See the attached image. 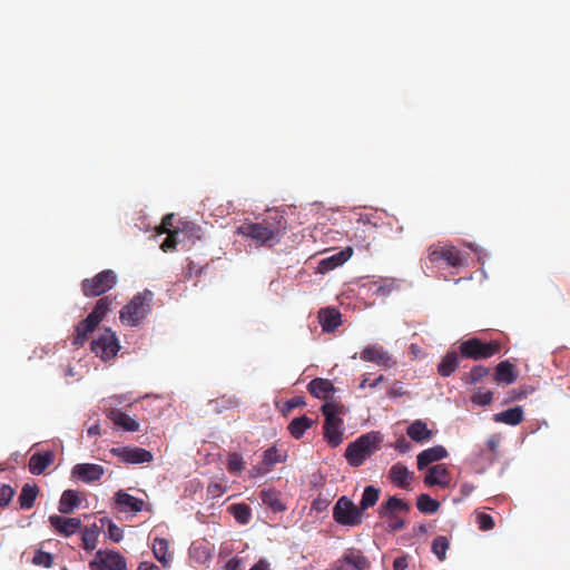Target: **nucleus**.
Masks as SVG:
<instances>
[{
  "mask_svg": "<svg viewBox=\"0 0 570 570\" xmlns=\"http://www.w3.org/2000/svg\"><path fill=\"white\" fill-rule=\"evenodd\" d=\"M429 261L438 263L444 261L448 265L458 267L463 264L461 252L454 246H431L429 248Z\"/></svg>",
  "mask_w": 570,
  "mask_h": 570,
  "instance_id": "11",
  "label": "nucleus"
},
{
  "mask_svg": "<svg viewBox=\"0 0 570 570\" xmlns=\"http://www.w3.org/2000/svg\"><path fill=\"white\" fill-rule=\"evenodd\" d=\"M360 357L364 362L375 363L383 368H391L396 363L383 346L376 344L366 346Z\"/></svg>",
  "mask_w": 570,
  "mask_h": 570,
  "instance_id": "12",
  "label": "nucleus"
},
{
  "mask_svg": "<svg viewBox=\"0 0 570 570\" xmlns=\"http://www.w3.org/2000/svg\"><path fill=\"white\" fill-rule=\"evenodd\" d=\"M380 498V490L373 485H368L364 489L362 499L358 508L361 511H365L371 507H374Z\"/></svg>",
  "mask_w": 570,
  "mask_h": 570,
  "instance_id": "38",
  "label": "nucleus"
},
{
  "mask_svg": "<svg viewBox=\"0 0 570 570\" xmlns=\"http://www.w3.org/2000/svg\"><path fill=\"white\" fill-rule=\"evenodd\" d=\"M449 455L446 449L442 445H435L417 454V469L423 470L429 464L445 459Z\"/></svg>",
  "mask_w": 570,
  "mask_h": 570,
  "instance_id": "18",
  "label": "nucleus"
},
{
  "mask_svg": "<svg viewBox=\"0 0 570 570\" xmlns=\"http://www.w3.org/2000/svg\"><path fill=\"white\" fill-rule=\"evenodd\" d=\"M411 448V443L404 436H401L395 442V449L401 453H406Z\"/></svg>",
  "mask_w": 570,
  "mask_h": 570,
  "instance_id": "58",
  "label": "nucleus"
},
{
  "mask_svg": "<svg viewBox=\"0 0 570 570\" xmlns=\"http://www.w3.org/2000/svg\"><path fill=\"white\" fill-rule=\"evenodd\" d=\"M259 497L262 502L269 507L274 512H282L286 509L279 500L277 492L274 490H263Z\"/></svg>",
  "mask_w": 570,
  "mask_h": 570,
  "instance_id": "37",
  "label": "nucleus"
},
{
  "mask_svg": "<svg viewBox=\"0 0 570 570\" xmlns=\"http://www.w3.org/2000/svg\"><path fill=\"white\" fill-rule=\"evenodd\" d=\"M137 570H159L154 563L141 562Z\"/></svg>",
  "mask_w": 570,
  "mask_h": 570,
  "instance_id": "63",
  "label": "nucleus"
},
{
  "mask_svg": "<svg viewBox=\"0 0 570 570\" xmlns=\"http://www.w3.org/2000/svg\"><path fill=\"white\" fill-rule=\"evenodd\" d=\"M403 385L401 382H394L387 391V396L391 399L400 397L404 395Z\"/></svg>",
  "mask_w": 570,
  "mask_h": 570,
  "instance_id": "53",
  "label": "nucleus"
},
{
  "mask_svg": "<svg viewBox=\"0 0 570 570\" xmlns=\"http://www.w3.org/2000/svg\"><path fill=\"white\" fill-rule=\"evenodd\" d=\"M80 504V500L78 498V492L75 490H66L62 492L58 510L62 514L72 513Z\"/></svg>",
  "mask_w": 570,
  "mask_h": 570,
  "instance_id": "30",
  "label": "nucleus"
},
{
  "mask_svg": "<svg viewBox=\"0 0 570 570\" xmlns=\"http://www.w3.org/2000/svg\"><path fill=\"white\" fill-rule=\"evenodd\" d=\"M226 570H243V562L240 559L233 558L227 561Z\"/></svg>",
  "mask_w": 570,
  "mask_h": 570,
  "instance_id": "59",
  "label": "nucleus"
},
{
  "mask_svg": "<svg viewBox=\"0 0 570 570\" xmlns=\"http://www.w3.org/2000/svg\"><path fill=\"white\" fill-rule=\"evenodd\" d=\"M245 469V461L243 456L238 453L228 454L227 459V470L229 473L234 475H239Z\"/></svg>",
  "mask_w": 570,
  "mask_h": 570,
  "instance_id": "41",
  "label": "nucleus"
},
{
  "mask_svg": "<svg viewBox=\"0 0 570 570\" xmlns=\"http://www.w3.org/2000/svg\"><path fill=\"white\" fill-rule=\"evenodd\" d=\"M230 513L240 524H247L252 518V509L246 503L233 504L229 508Z\"/></svg>",
  "mask_w": 570,
  "mask_h": 570,
  "instance_id": "39",
  "label": "nucleus"
},
{
  "mask_svg": "<svg viewBox=\"0 0 570 570\" xmlns=\"http://www.w3.org/2000/svg\"><path fill=\"white\" fill-rule=\"evenodd\" d=\"M14 490L7 484L0 487V507H6L11 501Z\"/></svg>",
  "mask_w": 570,
  "mask_h": 570,
  "instance_id": "48",
  "label": "nucleus"
},
{
  "mask_svg": "<svg viewBox=\"0 0 570 570\" xmlns=\"http://www.w3.org/2000/svg\"><path fill=\"white\" fill-rule=\"evenodd\" d=\"M176 235H177V232L168 233V236L165 238V240L163 242V244L160 246V248L164 252L174 249L176 247V245H177Z\"/></svg>",
  "mask_w": 570,
  "mask_h": 570,
  "instance_id": "52",
  "label": "nucleus"
},
{
  "mask_svg": "<svg viewBox=\"0 0 570 570\" xmlns=\"http://www.w3.org/2000/svg\"><path fill=\"white\" fill-rule=\"evenodd\" d=\"M104 474V466L94 463H79L76 464L71 470V475L85 483L99 481Z\"/></svg>",
  "mask_w": 570,
  "mask_h": 570,
  "instance_id": "13",
  "label": "nucleus"
},
{
  "mask_svg": "<svg viewBox=\"0 0 570 570\" xmlns=\"http://www.w3.org/2000/svg\"><path fill=\"white\" fill-rule=\"evenodd\" d=\"M380 438L375 433H366L350 443L345 450V459L352 466H361L379 446Z\"/></svg>",
  "mask_w": 570,
  "mask_h": 570,
  "instance_id": "4",
  "label": "nucleus"
},
{
  "mask_svg": "<svg viewBox=\"0 0 570 570\" xmlns=\"http://www.w3.org/2000/svg\"><path fill=\"white\" fill-rule=\"evenodd\" d=\"M449 546L450 543L448 538L444 535H439L432 542V552L438 557L440 561H443L445 559Z\"/></svg>",
  "mask_w": 570,
  "mask_h": 570,
  "instance_id": "42",
  "label": "nucleus"
},
{
  "mask_svg": "<svg viewBox=\"0 0 570 570\" xmlns=\"http://www.w3.org/2000/svg\"><path fill=\"white\" fill-rule=\"evenodd\" d=\"M524 419L523 410L521 406H514L508 409L505 411L495 413L493 415V421L497 423H504L507 425H518Z\"/></svg>",
  "mask_w": 570,
  "mask_h": 570,
  "instance_id": "29",
  "label": "nucleus"
},
{
  "mask_svg": "<svg viewBox=\"0 0 570 570\" xmlns=\"http://www.w3.org/2000/svg\"><path fill=\"white\" fill-rule=\"evenodd\" d=\"M284 461V456L279 453L276 446H271L263 453V463L267 468H272L277 463Z\"/></svg>",
  "mask_w": 570,
  "mask_h": 570,
  "instance_id": "43",
  "label": "nucleus"
},
{
  "mask_svg": "<svg viewBox=\"0 0 570 570\" xmlns=\"http://www.w3.org/2000/svg\"><path fill=\"white\" fill-rule=\"evenodd\" d=\"M460 356L456 352H448L438 365V372L441 376H450L459 366Z\"/></svg>",
  "mask_w": 570,
  "mask_h": 570,
  "instance_id": "32",
  "label": "nucleus"
},
{
  "mask_svg": "<svg viewBox=\"0 0 570 570\" xmlns=\"http://www.w3.org/2000/svg\"><path fill=\"white\" fill-rule=\"evenodd\" d=\"M529 390L527 387L513 389L509 392L508 401H519L527 397Z\"/></svg>",
  "mask_w": 570,
  "mask_h": 570,
  "instance_id": "51",
  "label": "nucleus"
},
{
  "mask_svg": "<svg viewBox=\"0 0 570 570\" xmlns=\"http://www.w3.org/2000/svg\"><path fill=\"white\" fill-rule=\"evenodd\" d=\"M450 482V471L445 464L431 466L424 476V483L428 487L439 485L441 488H448Z\"/></svg>",
  "mask_w": 570,
  "mask_h": 570,
  "instance_id": "16",
  "label": "nucleus"
},
{
  "mask_svg": "<svg viewBox=\"0 0 570 570\" xmlns=\"http://www.w3.org/2000/svg\"><path fill=\"white\" fill-rule=\"evenodd\" d=\"M459 348L462 357L478 361L500 353L502 344L499 341L482 342L478 337H472L462 342Z\"/></svg>",
  "mask_w": 570,
  "mask_h": 570,
  "instance_id": "5",
  "label": "nucleus"
},
{
  "mask_svg": "<svg viewBox=\"0 0 570 570\" xmlns=\"http://www.w3.org/2000/svg\"><path fill=\"white\" fill-rule=\"evenodd\" d=\"M318 321L324 332H334L342 324V315L336 308H322Z\"/></svg>",
  "mask_w": 570,
  "mask_h": 570,
  "instance_id": "20",
  "label": "nucleus"
},
{
  "mask_svg": "<svg viewBox=\"0 0 570 570\" xmlns=\"http://www.w3.org/2000/svg\"><path fill=\"white\" fill-rule=\"evenodd\" d=\"M286 228V219L276 213L262 222H244L237 227L236 234L250 238L257 246L272 247L281 242Z\"/></svg>",
  "mask_w": 570,
  "mask_h": 570,
  "instance_id": "1",
  "label": "nucleus"
},
{
  "mask_svg": "<svg viewBox=\"0 0 570 570\" xmlns=\"http://www.w3.org/2000/svg\"><path fill=\"white\" fill-rule=\"evenodd\" d=\"M490 368L482 365H474L469 373V383L476 384L483 377L488 376Z\"/></svg>",
  "mask_w": 570,
  "mask_h": 570,
  "instance_id": "45",
  "label": "nucleus"
},
{
  "mask_svg": "<svg viewBox=\"0 0 570 570\" xmlns=\"http://www.w3.org/2000/svg\"><path fill=\"white\" fill-rule=\"evenodd\" d=\"M117 284V275L111 269H105L91 278L81 282V291L87 297H95L105 294Z\"/></svg>",
  "mask_w": 570,
  "mask_h": 570,
  "instance_id": "6",
  "label": "nucleus"
},
{
  "mask_svg": "<svg viewBox=\"0 0 570 570\" xmlns=\"http://www.w3.org/2000/svg\"><path fill=\"white\" fill-rule=\"evenodd\" d=\"M337 562H344L356 570H367L371 567L368 559L360 550L355 549L346 550Z\"/></svg>",
  "mask_w": 570,
  "mask_h": 570,
  "instance_id": "24",
  "label": "nucleus"
},
{
  "mask_svg": "<svg viewBox=\"0 0 570 570\" xmlns=\"http://www.w3.org/2000/svg\"><path fill=\"white\" fill-rule=\"evenodd\" d=\"M500 444V435L493 434L487 440V448L493 454L497 455Z\"/></svg>",
  "mask_w": 570,
  "mask_h": 570,
  "instance_id": "55",
  "label": "nucleus"
},
{
  "mask_svg": "<svg viewBox=\"0 0 570 570\" xmlns=\"http://www.w3.org/2000/svg\"><path fill=\"white\" fill-rule=\"evenodd\" d=\"M32 563L45 568H51L53 564V557L49 552L38 550L32 558Z\"/></svg>",
  "mask_w": 570,
  "mask_h": 570,
  "instance_id": "44",
  "label": "nucleus"
},
{
  "mask_svg": "<svg viewBox=\"0 0 570 570\" xmlns=\"http://www.w3.org/2000/svg\"><path fill=\"white\" fill-rule=\"evenodd\" d=\"M207 492L213 498H217L226 492V487L220 483H210L207 488Z\"/></svg>",
  "mask_w": 570,
  "mask_h": 570,
  "instance_id": "54",
  "label": "nucleus"
},
{
  "mask_svg": "<svg viewBox=\"0 0 570 570\" xmlns=\"http://www.w3.org/2000/svg\"><path fill=\"white\" fill-rule=\"evenodd\" d=\"M476 523L480 530L490 531L494 528L495 522L494 519L484 512H480L476 514Z\"/></svg>",
  "mask_w": 570,
  "mask_h": 570,
  "instance_id": "46",
  "label": "nucleus"
},
{
  "mask_svg": "<svg viewBox=\"0 0 570 570\" xmlns=\"http://www.w3.org/2000/svg\"><path fill=\"white\" fill-rule=\"evenodd\" d=\"M169 542L164 538H156L153 542V552L155 558L167 567L173 560L171 553L168 551Z\"/></svg>",
  "mask_w": 570,
  "mask_h": 570,
  "instance_id": "31",
  "label": "nucleus"
},
{
  "mask_svg": "<svg viewBox=\"0 0 570 570\" xmlns=\"http://www.w3.org/2000/svg\"><path fill=\"white\" fill-rule=\"evenodd\" d=\"M108 534L114 542H119L122 539V530L111 521L108 524Z\"/></svg>",
  "mask_w": 570,
  "mask_h": 570,
  "instance_id": "50",
  "label": "nucleus"
},
{
  "mask_svg": "<svg viewBox=\"0 0 570 570\" xmlns=\"http://www.w3.org/2000/svg\"><path fill=\"white\" fill-rule=\"evenodd\" d=\"M87 433L89 436H97V435H100V426L98 423L91 425L88 430H87Z\"/></svg>",
  "mask_w": 570,
  "mask_h": 570,
  "instance_id": "62",
  "label": "nucleus"
},
{
  "mask_svg": "<svg viewBox=\"0 0 570 570\" xmlns=\"http://www.w3.org/2000/svg\"><path fill=\"white\" fill-rule=\"evenodd\" d=\"M517 371L514 364L509 361L500 362L495 367L494 381L499 384H512L517 381Z\"/></svg>",
  "mask_w": 570,
  "mask_h": 570,
  "instance_id": "27",
  "label": "nucleus"
},
{
  "mask_svg": "<svg viewBox=\"0 0 570 570\" xmlns=\"http://www.w3.org/2000/svg\"><path fill=\"white\" fill-rule=\"evenodd\" d=\"M90 570H127L124 556L114 550H98L89 562Z\"/></svg>",
  "mask_w": 570,
  "mask_h": 570,
  "instance_id": "8",
  "label": "nucleus"
},
{
  "mask_svg": "<svg viewBox=\"0 0 570 570\" xmlns=\"http://www.w3.org/2000/svg\"><path fill=\"white\" fill-rule=\"evenodd\" d=\"M99 529L96 524L86 527L81 532L82 548L92 551L98 543Z\"/></svg>",
  "mask_w": 570,
  "mask_h": 570,
  "instance_id": "35",
  "label": "nucleus"
},
{
  "mask_svg": "<svg viewBox=\"0 0 570 570\" xmlns=\"http://www.w3.org/2000/svg\"><path fill=\"white\" fill-rule=\"evenodd\" d=\"M55 454L52 451L37 452L29 460V471L33 475H40L53 462Z\"/></svg>",
  "mask_w": 570,
  "mask_h": 570,
  "instance_id": "21",
  "label": "nucleus"
},
{
  "mask_svg": "<svg viewBox=\"0 0 570 570\" xmlns=\"http://www.w3.org/2000/svg\"><path fill=\"white\" fill-rule=\"evenodd\" d=\"M304 405H305V400L303 396H294V397L289 399L288 401H286L285 409L287 411H291L293 409L301 407Z\"/></svg>",
  "mask_w": 570,
  "mask_h": 570,
  "instance_id": "57",
  "label": "nucleus"
},
{
  "mask_svg": "<svg viewBox=\"0 0 570 570\" xmlns=\"http://www.w3.org/2000/svg\"><path fill=\"white\" fill-rule=\"evenodd\" d=\"M307 391L314 397L327 400L335 392V387L330 380L316 377L308 383Z\"/></svg>",
  "mask_w": 570,
  "mask_h": 570,
  "instance_id": "19",
  "label": "nucleus"
},
{
  "mask_svg": "<svg viewBox=\"0 0 570 570\" xmlns=\"http://www.w3.org/2000/svg\"><path fill=\"white\" fill-rule=\"evenodd\" d=\"M110 453L128 464L149 463L154 459L151 452L137 446L112 448Z\"/></svg>",
  "mask_w": 570,
  "mask_h": 570,
  "instance_id": "10",
  "label": "nucleus"
},
{
  "mask_svg": "<svg viewBox=\"0 0 570 570\" xmlns=\"http://www.w3.org/2000/svg\"><path fill=\"white\" fill-rule=\"evenodd\" d=\"M268 562L265 560H259L256 562L249 570H268Z\"/></svg>",
  "mask_w": 570,
  "mask_h": 570,
  "instance_id": "61",
  "label": "nucleus"
},
{
  "mask_svg": "<svg viewBox=\"0 0 570 570\" xmlns=\"http://www.w3.org/2000/svg\"><path fill=\"white\" fill-rule=\"evenodd\" d=\"M91 351L102 361H108L115 357L119 351V343L116 334L109 328H106L91 342Z\"/></svg>",
  "mask_w": 570,
  "mask_h": 570,
  "instance_id": "9",
  "label": "nucleus"
},
{
  "mask_svg": "<svg viewBox=\"0 0 570 570\" xmlns=\"http://www.w3.org/2000/svg\"><path fill=\"white\" fill-rule=\"evenodd\" d=\"M416 508L422 513L432 514L439 510L440 503L439 501L432 499L429 494L422 493L417 497Z\"/></svg>",
  "mask_w": 570,
  "mask_h": 570,
  "instance_id": "40",
  "label": "nucleus"
},
{
  "mask_svg": "<svg viewBox=\"0 0 570 570\" xmlns=\"http://www.w3.org/2000/svg\"><path fill=\"white\" fill-rule=\"evenodd\" d=\"M407 568L406 557H399L393 561V570H405Z\"/></svg>",
  "mask_w": 570,
  "mask_h": 570,
  "instance_id": "60",
  "label": "nucleus"
},
{
  "mask_svg": "<svg viewBox=\"0 0 570 570\" xmlns=\"http://www.w3.org/2000/svg\"><path fill=\"white\" fill-rule=\"evenodd\" d=\"M39 489L36 484L26 483L20 492L18 498L20 508L23 510H29L33 507L35 501L37 499Z\"/></svg>",
  "mask_w": 570,
  "mask_h": 570,
  "instance_id": "33",
  "label": "nucleus"
},
{
  "mask_svg": "<svg viewBox=\"0 0 570 570\" xmlns=\"http://www.w3.org/2000/svg\"><path fill=\"white\" fill-rule=\"evenodd\" d=\"M144 500L138 499L125 490H118L115 493V505L120 512H140L144 508Z\"/></svg>",
  "mask_w": 570,
  "mask_h": 570,
  "instance_id": "15",
  "label": "nucleus"
},
{
  "mask_svg": "<svg viewBox=\"0 0 570 570\" xmlns=\"http://www.w3.org/2000/svg\"><path fill=\"white\" fill-rule=\"evenodd\" d=\"M107 416L115 425L125 431L136 432L139 430V423L121 410L111 409Z\"/></svg>",
  "mask_w": 570,
  "mask_h": 570,
  "instance_id": "22",
  "label": "nucleus"
},
{
  "mask_svg": "<svg viewBox=\"0 0 570 570\" xmlns=\"http://www.w3.org/2000/svg\"><path fill=\"white\" fill-rule=\"evenodd\" d=\"M49 523L56 532L66 538L75 534L81 528L79 518H65L58 514L50 515Z\"/></svg>",
  "mask_w": 570,
  "mask_h": 570,
  "instance_id": "14",
  "label": "nucleus"
},
{
  "mask_svg": "<svg viewBox=\"0 0 570 570\" xmlns=\"http://www.w3.org/2000/svg\"><path fill=\"white\" fill-rule=\"evenodd\" d=\"M333 519L336 523L347 527L360 525L363 521L362 511L347 497H341L333 508Z\"/></svg>",
  "mask_w": 570,
  "mask_h": 570,
  "instance_id": "7",
  "label": "nucleus"
},
{
  "mask_svg": "<svg viewBox=\"0 0 570 570\" xmlns=\"http://www.w3.org/2000/svg\"><path fill=\"white\" fill-rule=\"evenodd\" d=\"M472 402L479 405H489L493 400L491 391L478 392L472 395Z\"/></svg>",
  "mask_w": 570,
  "mask_h": 570,
  "instance_id": "47",
  "label": "nucleus"
},
{
  "mask_svg": "<svg viewBox=\"0 0 570 570\" xmlns=\"http://www.w3.org/2000/svg\"><path fill=\"white\" fill-rule=\"evenodd\" d=\"M98 322L94 320L91 316H87L83 321H81L75 330V334L72 337V344L76 346H81L87 341L88 335L95 331L98 326Z\"/></svg>",
  "mask_w": 570,
  "mask_h": 570,
  "instance_id": "23",
  "label": "nucleus"
},
{
  "mask_svg": "<svg viewBox=\"0 0 570 570\" xmlns=\"http://www.w3.org/2000/svg\"><path fill=\"white\" fill-rule=\"evenodd\" d=\"M389 476L394 485L401 489H409L412 473L403 463L397 462L391 466Z\"/></svg>",
  "mask_w": 570,
  "mask_h": 570,
  "instance_id": "25",
  "label": "nucleus"
},
{
  "mask_svg": "<svg viewBox=\"0 0 570 570\" xmlns=\"http://www.w3.org/2000/svg\"><path fill=\"white\" fill-rule=\"evenodd\" d=\"M313 423H314V421L312 419H309L306 415H302L299 417L293 419L291 421V423L288 424L287 429H288L291 435L294 439L298 440L303 436L305 431L312 426Z\"/></svg>",
  "mask_w": 570,
  "mask_h": 570,
  "instance_id": "34",
  "label": "nucleus"
},
{
  "mask_svg": "<svg viewBox=\"0 0 570 570\" xmlns=\"http://www.w3.org/2000/svg\"><path fill=\"white\" fill-rule=\"evenodd\" d=\"M321 411L325 416L324 438L332 448H336L343 441V420L340 415L344 414V406L335 402H326Z\"/></svg>",
  "mask_w": 570,
  "mask_h": 570,
  "instance_id": "3",
  "label": "nucleus"
},
{
  "mask_svg": "<svg viewBox=\"0 0 570 570\" xmlns=\"http://www.w3.org/2000/svg\"><path fill=\"white\" fill-rule=\"evenodd\" d=\"M173 219H174V215L173 214H167L164 218H163V222H161V225L158 229V233L159 234H163V233H173L170 230V227L173 226Z\"/></svg>",
  "mask_w": 570,
  "mask_h": 570,
  "instance_id": "56",
  "label": "nucleus"
},
{
  "mask_svg": "<svg viewBox=\"0 0 570 570\" xmlns=\"http://www.w3.org/2000/svg\"><path fill=\"white\" fill-rule=\"evenodd\" d=\"M385 380L384 375L377 376L373 382L368 384V387L374 389L381 382Z\"/></svg>",
  "mask_w": 570,
  "mask_h": 570,
  "instance_id": "64",
  "label": "nucleus"
},
{
  "mask_svg": "<svg viewBox=\"0 0 570 570\" xmlns=\"http://www.w3.org/2000/svg\"><path fill=\"white\" fill-rule=\"evenodd\" d=\"M406 434L414 442H425L432 439L433 432L428 428L426 423L422 420H415L407 429Z\"/></svg>",
  "mask_w": 570,
  "mask_h": 570,
  "instance_id": "28",
  "label": "nucleus"
},
{
  "mask_svg": "<svg viewBox=\"0 0 570 570\" xmlns=\"http://www.w3.org/2000/svg\"><path fill=\"white\" fill-rule=\"evenodd\" d=\"M409 511L410 505L405 501L393 495L380 505L377 513L380 518H385V515L397 514L399 512L407 513Z\"/></svg>",
  "mask_w": 570,
  "mask_h": 570,
  "instance_id": "26",
  "label": "nucleus"
},
{
  "mask_svg": "<svg viewBox=\"0 0 570 570\" xmlns=\"http://www.w3.org/2000/svg\"><path fill=\"white\" fill-rule=\"evenodd\" d=\"M352 254H353L352 247H346L326 258H323L318 263L317 268L321 273H327V272L343 265L345 262H347L350 259V257L352 256Z\"/></svg>",
  "mask_w": 570,
  "mask_h": 570,
  "instance_id": "17",
  "label": "nucleus"
},
{
  "mask_svg": "<svg viewBox=\"0 0 570 570\" xmlns=\"http://www.w3.org/2000/svg\"><path fill=\"white\" fill-rule=\"evenodd\" d=\"M112 303L114 298L111 296H104L99 298L89 316L94 317L96 322L100 323L106 314L110 311Z\"/></svg>",
  "mask_w": 570,
  "mask_h": 570,
  "instance_id": "36",
  "label": "nucleus"
},
{
  "mask_svg": "<svg viewBox=\"0 0 570 570\" xmlns=\"http://www.w3.org/2000/svg\"><path fill=\"white\" fill-rule=\"evenodd\" d=\"M153 298L154 294L149 289L137 293L119 312L121 323L128 326L139 325L151 312Z\"/></svg>",
  "mask_w": 570,
  "mask_h": 570,
  "instance_id": "2",
  "label": "nucleus"
},
{
  "mask_svg": "<svg viewBox=\"0 0 570 570\" xmlns=\"http://www.w3.org/2000/svg\"><path fill=\"white\" fill-rule=\"evenodd\" d=\"M387 522V527L391 531H399L404 528V520L399 518L397 514L385 515L384 518Z\"/></svg>",
  "mask_w": 570,
  "mask_h": 570,
  "instance_id": "49",
  "label": "nucleus"
}]
</instances>
